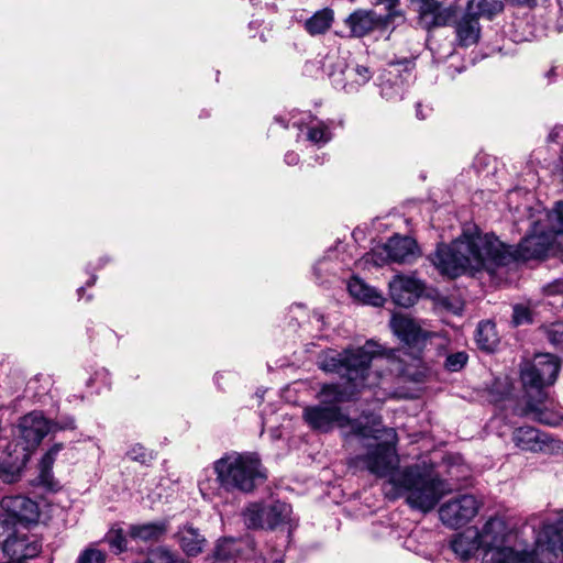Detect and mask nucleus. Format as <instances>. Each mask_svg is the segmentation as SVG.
<instances>
[{
	"instance_id": "f257e3e1",
	"label": "nucleus",
	"mask_w": 563,
	"mask_h": 563,
	"mask_svg": "<svg viewBox=\"0 0 563 563\" xmlns=\"http://www.w3.org/2000/svg\"><path fill=\"white\" fill-rule=\"evenodd\" d=\"M380 353L377 343L367 341L362 347L332 351L321 356L319 367L327 373L338 374L344 380V386L323 385L319 391L320 402L305 407L302 419L313 431L328 433L339 428L346 440L358 439L368 450L357 459L372 474L388 477L383 485L385 497L390 500L405 497L410 508L428 512L452 492L451 485L419 465L398 470L395 429L385 428L375 415L351 419L339 406L369 385V365Z\"/></svg>"
},
{
	"instance_id": "ea45409f",
	"label": "nucleus",
	"mask_w": 563,
	"mask_h": 563,
	"mask_svg": "<svg viewBox=\"0 0 563 563\" xmlns=\"http://www.w3.org/2000/svg\"><path fill=\"white\" fill-rule=\"evenodd\" d=\"M109 543L117 552H122L126 548V539L121 531H115L113 536L110 537Z\"/></svg>"
},
{
	"instance_id": "4c0bfd02",
	"label": "nucleus",
	"mask_w": 563,
	"mask_h": 563,
	"mask_svg": "<svg viewBox=\"0 0 563 563\" xmlns=\"http://www.w3.org/2000/svg\"><path fill=\"white\" fill-rule=\"evenodd\" d=\"M547 141L551 145H555L559 148L563 146V125H555L549 132Z\"/></svg>"
},
{
	"instance_id": "c85d7f7f",
	"label": "nucleus",
	"mask_w": 563,
	"mask_h": 563,
	"mask_svg": "<svg viewBox=\"0 0 563 563\" xmlns=\"http://www.w3.org/2000/svg\"><path fill=\"white\" fill-rule=\"evenodd\" d=\"M239 553V547L234 539L224 538L218 541L214 551L213 560L219 563H231Z\"/></svg>"
},
{
	"instance_id": "a18cd8bd",
	"label": "nucleus",
	"mask_w": 563,
	"mask_h": 563,
	"mask_svg": "<svg viewBox=\"0 0 563 563\" xmlns=\"http://www.w3.org/2000/svg\"><path fill=\"white\" fill-rule=\"evenodd\" d=\"M416 115L418 119L423 120L428 117V113L423 112V107L421 103H418L416 107Z\"/></svg>"
},
{
	"instance_id": "2f4dec72",
	"label": "nucleus",
	"mask_w": 563,
	"mask_h": 563,
	"mask_svg": "<svg viewBox=\"0 0 563 563\" xmlns=\"http://www.w3.org/2000/svg\"><path fill=\"white\" fill-rule=\"evenodd\" d=\"M126 455L132 460V461H135V462H139V463H142V464H145L150 461L153 460V454H152V451L145 449L143 445L141 444H134L132 445L128 452H126Z\"/></svg>"
},
{
	"instance_id": "aec40b11",
	"label": "nucleus",
	"mask_w": 563,
	"mask_h": 563,
	"mask_svg": "<svg viewBox=\"0 0 563 563\" xmlns=\"http://www.w3.org/2000/svg\"><path fill=\"white\" fill-rule=\"evenodd\" d=\"M176 538L179 547L188 556L200 554L206 545L205 536L191 525L180 527Z\"/></svg>"
},
{
	"instance_id": "412c9836",
	"label": "nucleus",
	"mask_w": 563,
	"mask_h": 563,
	"mask_svg": "<svg viewBox=\"0 0 563 563\" xmlns=\"http://www.w3.org/2000/svg\"><path fill=\"white\" fill-rule=\"evenodd\" d=\"M512 441L523 451H542L547 444V438L533 427H520L512 433Z\"/></svg>"
},
{
	"instance_id": "5701e85b",
	"label": "nucleus",
	"mask_w": 563,
	"mask_h": 563,
	"mask_svg": "<svg viewBox=\"0 0 563 563\" xmlns=\"http://www.w3.org/2000/svg\"><path fill=\"white\" fill-rule=\"evenodd\" d=\"M481 36L479 21L475 16L464 12L456 24V37L461 46H472L476 44Z\"/></svg>"
},
{
	"instance_id": "3c124183",
	"label": "nucleus",
	"mask_w": 563,
	"mask_h": 563,
	"mask_svg": "<svg viewBox=\"0 0 563 563\" xmlns=\"http://www.w3.org/2000/svg\"><path fill=\"white\" fill-rule=\"evenodd\" d=\"M95 283V277L91 279V282L89 283V285H92Z\"/></svg>"
},
{
	"instance_id": "cd10ccee",
	"label": "nucleus",
	"mask_w": 563,
	"mask_h": 563,
	"mask_svg": "<svg viewBox=\"0 0 563 563\" xmlns=\"http://www.w3.org/2000/svg\"><path fill=\"white\" fill-rule=\"evenodd\" d=\"M476 342L482 350L494 351L499 342L495 323L490 321L481 322L477 328Z\"/></svg>"
},
{
	"instance_id": "393cba45",
	"label": "nucleus",
	"mask_w": 563,
	"mask_h": 563,
	"mask_svg": "<svg viewBox=\"0 0 563 563\" xmlns=\"http://www.w3.org/2000/svg\"><path fill=\"white\" fill-rule=\"evenodd\" d=\"M334 20L332 9L324 8L317 11L313 15L305 21V30L312 36L321 35L328 32Z\"/></svg>"
},
{
	"instance_id": "58836bf2",
	"label": "nucleus",
	"mask_w": 563,
	"mask_h": 563,
	"mask_svg": "<svg viewBox=\"0 0 563 563\" xmlns=\"http://www.w3.org/2000/svg\"><path fill=\"white\" fill-rule=\"evenodd\" d=\"M331 266L332 265L327 257L317 261L313 265V274L316 279L322 282L323 275L330 272Z\"/></svg>"
},
{
	"instance_id": "2eb2a0df",
	"label": "nucleus",
	"mask_w": 563,
	"mask_h": 563,
	"mask_svg": "<svg viewBox=\"0 0 563 563\" xmlns=\"http://www.w3.org/2000/svg\"><path fill=\"white\" fill-rule=\"evenodd\" d=\"M390 15L378 14L374 10H356L345 19V25L354 37H363L378 27H385L390 23Z\"/></svg>"
},
{
	"instance_id": "a878e982",
	"label": "nucleus",
	"mask_w": 563,
	"mask_h": 563,
	"mask_svg": "<svg viewBox=\"0 0 563 563\" xmlns=\"http://www.w3.org/2000/svg\"><path fill=\"white\" fill-rule=\"evenodd\" d=\"M504 4L499 0H470L466 4L465 12L475 19L479 18L493 19L501 12Z\"/></svg>"
},
{
	"instance_id": "f8f14e48",
	"label": "nucleus",
	"mask_w": 563,
	"mask_h": 563,
	"mask_svg": "<svg viewBox=\"0 0 563 563\" xmlns=\"http://www.w3.org/2000/svg\"><path fill=\"white\" fill-rule=\"evenodd\" d=\"M423 283L413 275H396L389 282V295L400 307H411L423 292Z\"/></svg>"
},
{
	"instance_id": "6ab92c4d",
	"label": "nucleus",
	"mask_w": 563,
	"mask_h": 563,
	"mask_svg": "<svg viewBox=\"0 0 563 563\" xmlns=\"http://www.w3.org/2000/svg\"><path fill=\"white\" fill-rule=\"evenodd\" d=\"M527 406L526 413L531 417V419L547 424V426H558L560 422V417L551 411L545 402L547 394L544 393V397L541 398L537 394H531L527 396Z\"/></svg>"
},
{
	"instance_id": "7c9ffc66",
	"label": "nucleus",
	"mask_w": 563,
	"mask_h": 563,
	"mask_svg": "<svg viewBox=\"0 0 563 563\" xmlns=\"http://www.w3.org/2000/svg\"><path fill=\"white\" fill-rule=\"evenodd\" d=\"M467 361L468 355L466 352H453L446 355L443 366L449 372H459L466 365Z\"/></svg>"
},
{
	"instance_id": "09e8293b",
	"label": "nucleus",
	"mask_w": 563,
	"mask_h": 563,
	"mask_svg": "<svg viewBox=\"0 0 563 563\" xmlns=\"http://www.w3.org/2000/svg\"><path fill=\"white\" fill-rule=\"evenodd\" d=\"M395 357V352H390L387 356L388 360H393Z\"/></svg>"
},
{
	"instance_id": "20e7f679",
	"label": "nucleus",
	"mask_w": 563,
	"mask_h": 563,
	"mask_svg": "<svg viewBox=\"0 0 563 563\" xmlns=\"http://www.w3.org/2000/svg\"><path fill=\"white\" fill-rule=\"evenodd\" d=\"M213 471L220 486L227 492H252L266 478L258 457L254 454L232 452L213 463Z\"/></svg>"
},
{
	"instance_id": "9d476101",
	"label": "nucleus",
	"mask_w": 563,
	"mask_h": 563,
	"mask_svg": "<svg viewBox=\"0 0 563 563\" xmlns=\"http://www.w3.org/2000/svg\"><path fill=\"white\" fill-rule=\"evenodd\" d=\"M16 429V441L33 452L41 441L53 432V421L46 419L41 411H32L20 419Z\"/></svg>"
},
{
	"instance_id": "e433bc0d",
	"label": "nucleus",
	"mask_w": 563,
	"mask_h": 563,
	"mask_svg": "<svg viewBox=\"0 0 563 563\" xmlns=\"http://www.w3.org/2000/svg\"><path fill=\"white\" fill-rule=\"evenodd\" d=\"M15 522L8 518L5 515H0V543L2 544V541L7 537H11L16 532Z\"/></svg>"
},
{
	"instance_id": "4468645a",
	"label": "nucleus",
	"mask_w": 563,
	"mask_h": 563,
	"mask_svg": "<svg viewBox=\"0 0 563 563\" xmlns=\"http://www.w3.org/2000/svg\"><path fill=\"white\" fill-rule=\"evenodd\" d=\"M3 552L10 558L25 562L41 552L42 545L35 536H30L19 530L2 541Z\"/></svg>"
},
{
	"instance_id": "f704fd0d",
	"label": "nucleus",
	"mask_w": 563,
	"mask_h": 563,
	"mask_svg": "<svg viewBox=\"0 0 563 563\" xmlns=\"http://www.w3.org/2000/svg\"><path fill=\"white\" fill-rule=\"evenodd\" d=\"M545 333L551 344L563 350V323L551 324Z\"/></svg>"
},
{
	"instance_id": "1a4fd4ad",
	"label": "nucleus",
	"mask_w": 563,
	"mask_h": 563,
	"mask_svg": "<svg viewBox=\"0 0 563 563\" xmlns=\"http://www.w3.org/2000/svg\"><path fill=\"white\" fill-rule=\"evenodd\" d=\"M482 503L473 495H461L444 503L439 508L443 525L460 528L468 523L479 511Z\"/></svg>"
},
{
	"instance_id": "864d4df0",
	"label": "nucleus",
	"mask_w": 563,
	"mask_h": 563,
	"mask_svg": "<svg viewBox=\"0 0 563 563\" xmlns=\"http://www.w3.org/2000/svg\"><path fill=\"white\" fill-rule=\"evenodd\" d=\"M499 384L501 385V383H500V382H495V386H496V387H497Z\"/></svg>"
},
{
	"instance_id": "423d86ee",
	"label": "nucleus",
	"mask_w": 563,
	"mask_h": 563,
	"mask_svg": "<svg viewBox=\"0 0 563 563\" xmlns=\"http://www.w3.org/2000/svg\"><path fill=\"white\" fill-rule=\"evenodd\" d=\"M333 87L346 93L356 92L373 77V71L365 65L347 64L345 58L328 55L323 64Z\"/></svg>"
},
{
	"instance_id": "473e14b6",
	"label": "nucleus",
	"mask_w": 563,
	"mask_h": 563,
	"mask_svg": "<svg viewBox=\"0 0 563 563\" xmlns=\"http://www.w3.org/2000/svg\"><path fill=\"white\" fill-rule=\"evenodd\" d=\"M420 1V13L422 16L431 15L433 24H440L438 13L441 10V5L435 0H419Z\"/></svg>"
},
{
	"instance_id": "37998d69",
	"label": "nucleus",
	"mask_w": 563,
	"mask_h": 563,
	"mask_svg": "<svg viewBox=\"0 0 563 563\" xmlns=\"http://www.w3.org/2000/svg\"><path fill=\"white\" fill-rule=\"evenodd\" d=\"M377 3L378 4H384L385 8L388 10V13L387 14H391L390 15V21L394 19V18H400L399 14H397V12L395 11V8L397 7L398 4V0H377Z\"/></svg>"
},
{
	"instance_id": "49530a36",
	"label": "nucleus",
	"mask_w": 563,
	"mask_h": 563,
	"mask_svg": "<svg viewBox=\"0 0 563 563\" xmlns=\"http://www.w3.org/2000/svg\"><path fill=\"white\" fill-rule=\"evenodd\" d=\"M509 394H510V388H509L508 384H506L505 386H503V390L500 391V398H504Z\"/></svg>"
},
{
	"instance_id": "bb28decb",
	"label": "nucleus",
	"mask_w": 563,
	"mask_h": 563,
	"mask_svg": "<svg viewBox=\"0 0 563 563\" xmlns=\"http://www.w3.org/2000/svg\"><path fill=\"white\" fill-rule=\"evenodd\" d=\"M63 444L58 443L53 445L42 457L38 468L40 474L38 478L41 483L47 487H53L54 476H53V465L56 460L57 454L62 451Z\"/></svg>"
},
{
	"instance_id": "0eeeda50",
	"label": "nucleus",
	"mask_w": 563,
	"mask_h": 563,
	"mask_svg": "<svg viewBox=\"0 0 563 563\" xmlns=\"http://www.w3.org/2000/svg\"><path fill=\"white\" fill-rule=\"evenodd\" d=\"M291 506L276 500L268 505L253 503L242 512L244 523L249 529L275 530L290 525Z\"/></svg>"
},
{
	"instance_id": "9b49d317",
	"label": "nucleus",
	"mask_w": 563,
	"mask_h": 563,
	"mask_svg": "<svg viewBox=\"0 0 563 563\" xmlns=\"http://www.w3.org/2000/svg\"><path fill=\"white\" fill-rule=\"evenodd\" d=\"M32 452L20 441L10 442L0 455V478L4 483H14L30 460Z\"/></svg>"
},
{
	"instance_id": "de8ad7c7",
	"label": "nucleus",
	"mask_w": 563,
	"mask_h": 563,
	"mask_svg": "<svg viewBox=\"0 0 563 563\" xmlns=\"http://www.w3.org/2000/svg\"><path fill=\"white\" fill-rule=\"evenodd\" d=\"M382 96L386 99L393 98V95L385 90V88L382 89Z\"/></svg>"
},
{
	"instance_id": "603ef678",
	"label": "nucleus",
	"mask_w": 563,
	"mask_h": 563,
	"mask_svg": "<svg viewBox=\"0 0 563 563\" xmlns=\"http://www.w3.org/2000/svg\"><path fill=\"white\" fill-rule=\"evenodd\" d=\"M219 377H220V375H219V374H217V375H216V380H217V382L219 380Z\"/></svg>"
},
{
	"instance_id": "f03ea898",
	"label": "nucleus",
	"mask_w": 563,
	"mask_h": 563,
	"mask_svg": "<svg viewBox=\"0 0 563 563\" xmlns=\"http://www.w3.org/2000/svg\"><path fill=\"white\" fill-rule=\"evenodd\" d=\"M529 229V234L514 247L493 234L468 228L451 244L439 245L431 261L441 274L454 278L481 271L493 274L514 261L543 257L553 247L556 235L563 234V202H556L551 211L541 206L530 209Z\"/></svg>"
},
{
	"instance_id": "f3484780",
	"label": "nucleus",
	"mask_w": 563,
	"mask_h": 563,
	"mask_svg": "<svg viewBox=\"0 0 563 563\" xmlns=\"http://www.w3.org/2000/svg\"><path fill=\"white\" fill-rule=\"evenodd\" d=\"M390 327L400 341L411 347L420 349L428 339V333L415 320L404 314H394Z\"/></svg>"
},
{
	"instance_id": "8fccbe9b",
	"label": "nucleus",
	"mask_w": 563,
	"mask_h": 563,
	"mask_svg": "<svg viewBox=\"0 0 563 563\" xmlns=\"http://www.w3.org/2000/svg\"><path fill=\"white\" fill-rule=\"evenodd\" d=\"M554 71H555V69H554V68L550 69V71L548 73V76H549V77H550V76H552V75L554 74Z\"/></svg>"
},
{
	"instance_id": "c03bdc74",
	"label": "nucleus",
	"mask_w": 563,
	"mask_h": 563,
	"mask_svg": "<svg viewBox=\"0 0 563 563\" xmlns=\"http://www.w3.org/2000/svg\"><path fill=\"white\" fill-rule=\"evenodd\" d=\"M299 162V155L295 152H287L285 154V163L289 166L296 165Z\"/></svg>"
},
{
	"instance_id": "ddd939ff",
	"label": "nucleus",
	"mask_w": 563,
	"mask_h": 563,
	"mask_svg": "<svg viewBox=\"0 0 563 563\" xmlns=\"http://www.w3.org/2000/svg\"><path fill=\"white\" fill-rule=\"evenodd\" d=\"M292 125L300 130L306 141L319 148L333 139L332 120H321L307 114L302 119L294 121Z\"/></svg>"
},
{
	"instance_id": "72a5a7b5",
	"label": "nucleus",
	"mask_w": 563,
	"mask_h": 563,
	"mask_svg": "<svg viewBox=\"0 0 563 563\" xmlns=\"http://www.w3.org/2000/svg\"><path fill=\"white\" fill-rule=\"evenodd\" d=\"M106 555L96 548L85 549L78 556L76 563H104Z\"/></svg>"
},
{
	"instance_id": "c756f323",
	"label": "nucleus",
	"mask_w": 563,
	"mask_h": 563,
	"mask_svg": "<svg viewBox=\"0 0 563 563\" xmlns=\"http://www.w3.org/2000/svg\"><path fill=\"white\" fill-rule=\"evenodd\" d=\"M146 563H186V561L165 547H156L148 552Z\"/></svg>"
},
{
	"instance_id": "4be33fe9",
	"label": "nucleus",
	"mask_w": 563,
	"mask_h": 563,
	"mask_svg": "<svg viewBox=\"0 0 563 563\" xmlns=\"http://www.w3.org/2000/svg\"><path fill=\"white\" fill-rule=\"evenodd\" d=\"M347 290L353 298L365 305L380 307L385 301V298L376 288L368 286L358 277H352L349 280Z\"/></svg>"
},
{
	"instance_id": "6e6552de",
	"label": "nucleus",
	"mask_w": 563,
	"mask_h": 563,
	"mask_svg": "<svg viewBox=\"0 0 563 563\" xmlns=\"http://www.w3.org/2000/svg\"><path fill=\"white\" fill-rule=\"evenodd\" d=\"M419 256V247L412 238L395 235L383 246L373 251L371 261L378 266L383 265L386 261L398 264H411Z\"/></svg>"
},
{
	"instance_id": "39448f33",
	"label": "nucleus",
	"mask_w": 563,
	"mask_h": 563,
	"mask_svg": "<svg viewBox=\"0 0 563 563\" xmlns=\"http://www.w3.org/2000/svg\"><path fill=\"white\" fill-rule=\"evenodd\" d=\"M559 372L560 361L550 353L537 354L531 362H525L520 376L526 395L537 394L540 399L544 397L543 388L556 380Z\"/></svg>"
},
{
	"instance_id": "7ed1b4c3",
	"label": "nucleus",
	"mask_w": 563,
	"mask_h": 563,
	"mask_svg": "<svg viewBox=\"0 0 563 563\" xmlns=\"http://www.w3.org/2000/svg\"><path fill=\"white\" fill-rule=\"evenodd\" d=\"M478 532L486 563H563V509L554 522L544 523L533 550L517 542V532L501 516L488 518Z\"/></svg>"
},
{
	"instance_id": "a211bd4d",
	"label": "nucleus",
	"mask_w": 563,
	"mask_h": 563,
	"mask_svg": "<svg viewBox=\"0 0 563 563\" xmlns=\"http://www.w3.org/2000/svg\"><path fill=\"white\" fill-rule=\"evenodd\" d=\"M451 549L461 560H468L478 551H483L478 529L467 528L451 541Z\"/></svg>"
},
{
	"instance_id": "b1692460",
	"label": "nucleus",
	"mask_w": 563,
	"mask_h": 563,
	"mask_svg": "<svg viewBox=\"0 0 563 563\" xmlns=\"http://www.w3.org/2000/svg\"><path fill=\"white\" fill-rule=\"evenodd\" d=\"M167 531V523L165 521L148 522L143 525H133L129 529V536L133 540L140 541H157Z\"/></svg>"
},
{
	"instance_id": "a19ab883",
	"label": "nucleus",
	"mask_w": 563,
	"mask_h": 563,
	"mask_svg": "<svg viewBox=\"0 0 563 563\" xmlns=\"http://www.w3.org/2000/svg\"><path fill=\"white\" fill-rule=\"evenodd\" d=\"M545 296L563 295V278L556 279L543 287Z\"/></svg>"
},
{
	"instance_id": "dca6fc26",
	"label": "nucleus",
	"mask_w": 563,
	"mask_h": 563,
	"mask_svg": "<svg viewBox=\"0 0 563 563\" xmlns=\"http://www.w3.org/2000/svg\"><path fill=\"white\" fill-rule=\"evenodd\" d=\"M1 508L8 518L16 522H36L38 518L37 504L25 496H5Z\"/></svg>"
},
{
	"instance_id": "c9c22d12",
	"label": "nucleus",
	"mask_w": 563,
	"mask_h": 563,
	"mask_svg": "<svg viewBox=\"0 0 563 563\" xmlns=\"http://www.w3.org/2000/svg\"><path fill=\"white\" fill-rule=\"evenodd\" d=\"M531 322V314L530 310L521 305H517L514 307V313H512V323L518 327L521 324L530 323Z\"/></svg>"
},
{
	"instance_id": "79ce46f5",
	"label": "nucleus",
	"mask_w": 563,
	"mask_h": 563,
	"mask_svg": "<svg viewBox=\"0 0 563 563\" xmlns=\"http://www.w3.org/2000/svg\"><path fill=\"white\" fill-rule=\"evenodd\" d=\"M73 430L75 429V420L71 417H67L58 422H53V432L56 430Z\"/></svg>"
}]
</instances>
